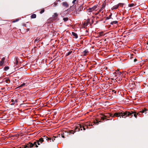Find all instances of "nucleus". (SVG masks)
I'll return each mask as SVG.
<instances>
[{
  "mask_svg": "<svg viewBox=\"0 0 148 148\" xmlns=\"http://www.w3.org/2000/svg\"><path fill=\"white\" fill-rule=\"evenodd\" d=\"M56 137H52L51 138V140L52 141V142H53L54 140H55V138Z\"/></svg>",
  "mask_w": 148,
  "mask_h": 148,
  "instance_id": "cd10ccee",
  "label": "nucleus"
},
{
  "mask_svg": "<svg viewBox=\"0 0 148 148\" xmlns=\"http://www.w3.org/2000/svg\"><path fill=\"white\" fill-rule=\"evenodd\" d=\"M134 5V4L133 3L130 4L129 5V6L130 7H132Z\"/></svg>",
  "mask_w": 148,
  "mask_h": 148,
  "instance_id": "c85d7f7f",
  "label": "nucleus"
},
{
  "mask_svg": "<svg viewBox=\"0 0 148 148\" xmlns=\"http://www.w3.org/2000/svg\"><path fill=\"white\" fill-rule=\"evenodd\" d=\"M38 142L36 140L33 143L31 142L29 143L21 148H32L33 147L37 148L38 147Z\"/></svg>",
  "mask_w": 148,
  "mask_h": 148,
  "instance_id": "f257e3e1",
  "label": "nucleus"
},
{
  "mask_svg": "<svg viewBox=\"0 0 148 148\" xmlns=\"http://www.w3.org/2000/svg\"><path fill=\"white\" fill-rule=\"evenodd\" d=\"M36 17V15L35 14H32L31 16V18H35Z\"/></svg>",
  "mask_w": 148,
  "mask_h": 148,
  "instance_id": "2eb2a0df",
  "label": "nucleus"
},
{
  "mask_svg": "<svg viewBox=\"0 0 148 148\" xmlns=\"http://www.w3.org/2000/svg\"><path fill=\"white\" fill-rule=\"evenodd\" d=\"M103 32H100L99 33V35L100 36H101L103 35Z\"/></svg>",
  "mask_w": 148,
  "mask_h": 148,
  "instance_id": "393cba45",
  "label": "nucleus"
},
{
  "mask_svg": "<svg viewBox=\"0 0 148 148\" xmlns=\"http://www.w3.org/2000/svg\"><path fill=\"white\" fill-rule=\"evenodd\" d=\"M98 9L97 6L95 5L92 8H89L87 10V11L88 12H91L94 11H97Z\"/></svg>",
  "mask_w": 148,
  "mask_h": 148,
  "instance_id": "39448f33",
  "label": "nucleus"
},
{
  "mask_svg": "<svg viewBox=\"0 0 148 148\" xmlns=\"http://www.w3.org/2000/svg\"><path fill=\"white\" fill-rule=\"evenodd\" d=\"M99 122H100V121H96L93 124V125H94L95 124L97 125L98 123Z\"/></svg>",
  "mask_w": 148,
  "mask_h": 148,
  "instance_id": "5701e85b",
  "label": "nucleus"
},
{
  "mask_svg": "<svg viewBox=\"0 0 148 148\" xmlns=\"http://www.w3.org/2000/svg\"><path fill=\"white\" fill-rule=\"evenodd\" d=\"M62 5L63 6L66 8H67L69 7L68 4L66 2H63L62 3Z\"/></svg>",
  "mask_w": 148,
  "mask_h": 148,
  "instance_id": "0eeeda50",
  "label": "nucleus"
},
{
  "mask_svg": "<svg viewBox=\"0 0 148 148\" xmlns=\"http://www.w3.org/2000/svg\"><path fill=\"white\" fill-rule=\"evenodd\" d=\"M134 116L136 118H137V115L136 114V112H134Z\"/></svg>",
  "mask_w": 148,
  "mask_h": 148,
  "instance_id": "6ab92c4d",
  "label": "nucleus"
},
{
  "mask_svg": "<svg viewBox=\"0 0 148 148\" xmlns=\"http://www.w3.org/2000/svg\"><path fill=\"white\" fill-rule=\"evenodd\" d=\"M136 60H137L136 59H135L134 60V62H136Z\"/></svg>",
  "mask_w": 148,
  "mask_h": 148,
  "instance_id": "4c0bfd02",
  "label": "nucleus"
},
{
  "mask_svg": "<svg viewBox=\"0 0 148 148\" xmlns=\"http://www.w3.org/2000/svg\"><path fill=\"white\" fill-rule=\"evenodd\" d=\"M15 62H16V64L18 63L17 59V58H16Z\"/></svg>",
  "mask_w": 148,
  "mask_h": 148,
  "instance_id": "f704fd0d",
  "label": "nucleus"
},
{
  "mask_svg": "<svg viewBox=\"0 0 148 148\" xmlns=\"http://www.w3.org/2000/svg\"><path fill=\"white\" fill-rule=\"evenodd\" d=\"M62 136L63 138H64V136L63 134H62Z\"/></svg>",
  "mask_w": 148,
  "mask_h": 148,
  "instance_id": "e433bc0d",
  "label": "nucleus"
},
{
  "mask_svg": "<svg viewBox=\"0 0 148 148\" xmlns=\"http://www.w3.org/2000/svg\"><path fill=\"white\" fill-rule=\"evenodd\" d=\"M76 1V0H74L73 2H72V3L73 4H74L75 3V2Z\"/></svg>",
  "mask_w": 148,
  "mask_h": 148,
  "instance_id": "2f4dec72",
  "label": "nucleus"
},
{
  "mask_svg": "<svg viewBox=\"0 0 148 148\" xmlns=\"http://www.w3.org/2000/svg\"><path fill=\"white\" fill-rule=\"evenodd\" d=\"M11 105H14V103H12L11 104Z\"/></svg>",
  "mask_w": 148,
  "mask_h": 148,
  "instance_id": "a19ab883",
  "label": "nucleus"
},
{
  "mask_svg": "<svg viewBox=\"0 0 148 148\" xmlns=\"http://www.w3.org/2000/svg\"><path fill=\"white\" fill-rule=\"evenodd\" d=\"M125 112L127 113H126V114H128V115H125V117H126L129 116H133V113H134V112H133L132 111H131V112H128V111H125Z\"/></svg>",
  "mask_w": 148,
  "mask_h": 148,
  "instance_id": "423d86ee",
  "label": "nucleus"
},
{
  "mask_svg": "<svg viewBox=\"0 0 148 148\" xmlns=\"http://www.w3.org/2000/svg\"><path fill=\"white\" fill-rule=\"evenodd\" d=\"M126 113L127 112H123L120 111L118 112H116L114 113L113 115L111 114L110 116H116L117 117H120L121 116L123 118H125V115H128L127 114H126Z\"/></svg>",
  "mask_w": 148,
  "mask_h": 148,
  "instance_id": "f03ea898",
  "label": "nucleus"
},
{
  "mask_svg": "<svg viewBox=\"0 0 148 148\" xmlns=\"http://www.w3.org/2000/svg\"><path fill=\"white\" fill-rule=\"evenodd\" d=\"M45 10L44 9H42L40 12V14H42L44 12Z\"/></svg>",
  "mask_w": 148,
  "mask_h": 148,
  "instance_id": "a878e982",
  "label": "nucleus"
},
{
  "mask_svg": "<svg viewBox=\"0 0 148 148\" xmlns=\"http://www.w3.org/2000/svg\"><path fill=\"white\" fill-rule=\"evenodd\" d=\"M88 52V51L87 50H85L84 51L83 53L84 56H86V54Z\"/></svg>",
  "mask_w": 148,
  "mask_h": 148,
  "instance_id": "ddd939ff",
  "label": "nucleus"
},
{
  "mask_svg": "<svg viewBox=\"0 0 148 148\" xmlns=\"http://www.w3.org/2000/svg\"><path fill=\"white\" fill-rule=\"evenodd\" d=\"M83 128L84 130H85V128L84 127L82 126L80 124H79L77 125L75 129V132H78L80 130H82V129Z\"/></svg>",
  "mask_w": 148,
  "mask_h": 148,
  "instance_id": "20e7f679",
  "label": "nucleus"
},
{
  "mask_svg": "<svg viewBox=\"0 0 148 148\" xmlns=\"http://www.w3.org/2000/svg\"><path fill=\"white\" fill-rule=\"evenodd\" d=\"M5 59V58H2L1 61L0 62V65H2L3 64Z\"/></svg>",
  "mask_w": 148,
  "mask_h": 148,
  "instance_id": "9b49d317",
  "label": "nucleus"
},
{
  "mask_svg": "<svg viewBox=\"0 0 148 148\" xmlns=\"http://www.w3.org/2000/svg\"><path fill=\"white\" fill-rule=\"evenodd\" d=\"M119 4H118L117 5L114 6L112 8V10L116 9H117L118 8L119 6Z\"/></svg>",
  "mask_w": 148,
  "mask_h": 148,
  "instance_id": "1a4fd4ad",
  "label": "nucleus"
},
{
  "mask_svg": "<svg viewBox=\"0 0 148 148\" xmlns=\"http://www.w3.org/2000/svg\"><path fill=\"white\" fill-rule=\"evenodd\" d=\"M58 1H60V0H57Z\"/></svg>",
  "mask_w": 148,
  "mask_h": 148,
  "instance_id": "c03bdc74",
  "label": "nucleus"
},
{
  "mask_svg": "<svg viewBox=\"0 0 148 148\" xmlns=\"http://www.w3.org/2000/svg\"><path fill=\"white\" fill-rule=\"evenodd\" d=\"M117 23V22L116 21H114L113 22H112L111 24H116Z\"/></svg>",
  "mask_w": 148,
  "mask_h": 148,
  "instance_id": "b1692460",
  "label": "nucleus"
},
{
  "mask_svg": "<svg viewBox=\"0 0 148 148\" xmlns=\"http://www.w3.org/2000/svg\"><path fill=\"white\" fill-rule=\"evenodd\" d=\"M75 131H74L73 130H69V133L70 134H73L75 132Z\"/></svg>",
  "mask_w": 148,
  "mask_h": 148,
  "instance_id": "4468645a",
  "label": "nucleus"
},
{
  "mask_svg": "<svg viewBox=\"0 0 148 148\" xmlns=\"http://www.w3.org/2000/svg\"><path fill=\"white\" fill-rule=\"evenodd\" d=\"M9 69V67L8 66H5L4 67V69L5 71L8 70Z\"/></svg>",
  "mask_w": 148,
  "mask_h": 148,
  "instance_id": "a211bd4d",
  "label": "nucleus"
},
{
  "mask_svg": "<svg viewBox=\"0 0 148 148\" xmlns=\"http://www.w3.org/2000/svg\"><path fill=\"white\" fill-rule=\"evenodd\" d=\"M25 85V84L24 83H23L19 87H22L23 86H24V85Z\"/></svg>",
  "mask_w": 148,
  "mask_h": 148,
  "instance_id": "bb28decb",
  "label": "nucleus"
},
{
  "mask_svg": "<svg viewBox=\"0 0 148 148\" xmlns=\"http://www.w3.org/2000/svg\"><path fill=\"white\" fill-rule=\"evenodd\" d=\"M72 34L74 36L75 38H77L78 37V36H77V34H76L75 33L73 32H72Z\"/></svg>",
  "mask_w": 148,
  "mask_h": 148,
  "instance_id": "f8f14e48",
  "label": "nucleus"
},
{
  "mask_svg": "<svg viewBox=\"0 0 148 148\" xmlns=\"http://www.w3.org/2000/svg\"><path fill=\"white\" fill-rule=\"evenodd\" d=\"M14 101V100H13V99L12 100H11L12 102H13Z\"/></svg>",
  "mask_w": 148,
  "mask_h": 148,
  "instance_id": "ea45409f",
  "label": "nucleus"
},
{
  "mask_svg": "<svg viewBox=\"0 0 148 148\" xmlns=\"http://www.w3.org/2000/svg\"><path fill=\"white\" fill-rule=\"evenodd\" d=\"M121 79H119V80H121Z\"/></svg>",
  "mask_w": 148,
  "mask_h": 148,
  "instance_id": "37998d69",
  "label": "nucleus"
},
{
  "mask_svg": "<svg viewBox=\"0 0 148 148\" xmlns=\"http://www.w3.org/2000/svg\"><path fill=\"white\" fill-rule=\"evenodd\" d=\"M63 20L65 21H67L68 20V18H64Z\"/></svg>",
  "mask_w": 148,
  "mask_h": 148,
  "instance_id": "4be33fe9",
  "label": "nucleus"
},
{
  "mask_svg": "<svg viewBox=\"0 0 148 148\" xmlns=\"http://www.w3.org/2000/svg\"><path fill=\"white\" fill-rule=\"evenodd\" d=\"M148 111L146 109L144 108V109H143L142 110H141L140 111V112L141 113H145V114H146L147 113V111Z\"/></svg>",
  "mask_w": 148,
  "mask_h": 148,
  "instance_id": "9d476101",
  "label": "nucleus"
},
{
  "mask_svg": "<svg viewBox=\"0 0 148 148\" xmlns=\"http://www.w3.org/2000/svg\"><path fill=\"white\" fill-rule=\"evenodd\" d=\"M51 138H47V140L48 141H50V142H51Z\"/></svg>",
  "mask_w": 148,
  "mask_h": 148,
  "instance_id": "aec40b11",
  "label": "nucleus"
},
{
  "mask_svg": "<svg viewBox=\"0 0 148 148\" xmlns=\"http://www.w3.org/2000/svg\"><path fill=\"white\" fill-rule=\"evenodd\" d=\"M86 126L87 127L88 126H90V125L92 126V124H91L90 123H87L86 124Z\"/></svg>",
  "mask_w": 148,
  "mask_h": 148,
  "instance_id": "412c9836",
  "label": "nucleus"
},
{
  "mask_svg": "<svg viewBox=\"0 0 148 148\" xmlns=\"http://www.w3.org/2000/svg\"><path fill=\"white\" fill-rule=\"evenodd\" d=\"M104 6L102 5V7L99 10V12H103V10L104 9Z\"/></svg>",
  "mask_w": 148,
  "mask_h": 148,
  "instance_id": "dca6fc26",
  "label": "nucleus"
},
{
  "mask_svg": "<svg viewBox=\"0 0 148 148\" xmlns=\"http://www.w3.org/2000/svg\"><path fill=\"white\" fill-rule=\"evenodd\" d=\"M71 53V52H69V53H68L67 55H70Z\"/></svg>",
  "mask_w": 148,
  "mask_h": 148,
  "instance_id": "c9c22d12",
  "label": "nucleus"
},
{
  "mask_svg": "<svg viewBox=\"0 0 148 148\" xmlns=\"http://www.w3.org/2000/svg\"><path fill=\"white\" fill-rule=\"evenodd\" d=\"M20 147L19 148H21V147Z\"/></svg>",
  "mask_w": 148,
  "mask_h": 148,
  "instance_id": "a18cd8bd",
  "label": "nucleus"
},
{
  "mask_svg": "<svg viewBox=\"0 0 148 148\" xmlns=\"http://www.w3.org/2000/svg\"><path fill=\"white\" fill-rule=\"evenodd\" d=\"M47 136H42V137L39 139L38 140H36L38 142V145H40L45 140H47Z\"/></svg>",
  "mask_w": 148,
  "mask_h": 148,
  "instance_id": "7ed1b4c3",
  "label": "nucleus"
},
{
  "mask_svg": "<svg viewBox=\"0 0 148 148\" xmlns=\"http://www.w3.org/2000/svg\"><path fill=\"white\" fill-rule=\"evenodd\" d=\"M140 112H138L137 113H136V114H137V115H140V114H139V113H140Z\"/></svg>",
  "mask_w": 148,
  "mask_h": 148,
  "instance_id": "72a5a7b5",
  "label": "nucleus"
},
{
  "mask_svg": "<svg viewBox=\"0 0 148 148\" xmlns=\"http://www.w3.org/2000/svg\"><path fill=\"white\" fill-rule=\"evenodd\" d=\"M18 21V19H16V20H14V21H12V22H13V23L16 22Z\"/></svg>",
  "mask_w": 148,
  "mask_h": 148,
  "instance_id": "c756f323",
  "label": "nucleus"
},
{
  "mask_svg": "<svg viewBox=\"0 0 148 148\" xmlns=\"http://www.w3.org/2000/svg\"><path fill=\"white\" fill-rule=\"evenodd\" d=\"M119 4H119V6H122L123 5V4L121 3H119Z\"/></svg>",
  "mask_w": 148,
  "mask_h": 148,
  "instance_id": "473e14b6",
  "label": "nucleus"
},
{
  "mask_svg": "<svg viewBox=\"0 0 148 148\" xmlns=\"http://www.w3.org/2000/svg\"><path fill=\"white\" fill-rule=\"evenodd\" d=\"M116 77H120L121 76V72H119V71H116ZM118 77H116V79H118Z\"/></svg>",
  "mask_w": 148,
  "mask_h": 148,
  "instance_id": "6e6552de",
  "label": "nucleus"
},
{
  "mask_svg": "<svg viewBox=\"0 0 148 148\" xmlns=\"http://www.w3.org/2000/svg\"><path fill=\"white\" fill-rule=\"evenodd\" d=\"M113 92H114L115 93L116 92V91H114V90H113L112 91Z\"/></svg>",
  "mask_w": 148,
  "mask_h": 148,
  "instance_id": "58836bf2",
  "label": "nucleus"
},
{
  "mask_svg": "<svg viewBox=\"0 0 148 148\" xmlns=\"http://www.w3.org/2000/svg\"><path fill=\"white\" fill-rule=\"evenodd\" d=\"M106 116H104L103 117H102V118H101L103 120H104V119H105V118H106Z\"/></svg>",
  "mask_w": 148,
  "mask_h": 148,
  "instance_id": "7c9ffc66",
  "label": "nucleus"
},
{
  "mask_svg": "<svg viewBox=\"0 0 148 148\" xmlns=\"http://www.w3.org/2000/svg\"><path fill=\"white\" fill-rule=\"evenodd\" d=\"M15 101H16V102H17V101L16 100H15Z\"/></svg>",
  "mask_w": 148,
  "mask_h": 148,
  "instance_id": "79ce46f5",
  "label": "nucleus"
},
{
  "mask_svg": "<svg viewBox=\"0 0 148 148\" xmlns=\"http://www.w3.org/2000/svg\"><path fill=\"white\" fill-rule=\"evenodd\" d=\"M58 14L56 13H55L53 15V16L54 17H57L58 16Z\"/></svg>",
  "mask_w": 148,
  "mask_h": 148,
  "instance_id": "f3484780",
  "label": "nucleus"
}]
</instances>
